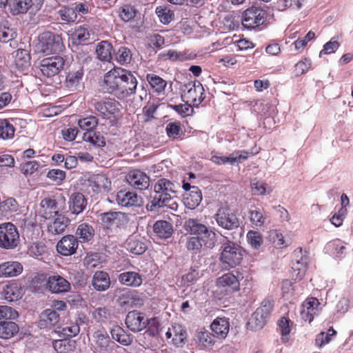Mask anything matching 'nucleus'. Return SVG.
<instances>
[{
	"label": "nucleus",
	"mask_w": 353,
	"mask_h": 353,
	"mask_svg": "<svg viewBox=\"0 0 353 353\" xmlns=\"http://www.w3.org/2000/svg\"><path fill=\"white\" fill-rule=\"evenodd\" d=\"M103 86L108 93L125 97L135 92L137 80L132 72L116 67L104 75Z\"/></svg>",
	"instance_id": "obj_1"
},
{
	"label": "nucleus",
	"mask_w": 353,
	"mask_h": 353,
	"mask_svg": "<svg viewBox=\"0 0 353 353\" xmlns=\"http://www.w3.org/2000/svg\"><path fill=\"white\" fill-rule=\"evenodd\" d=\"M174 187L173 183L163 178L156 183V212L158 214L161 213L160 210L162 208H167L173 211L177 210L179 205L176 198L171 195L175 193Z\"/></svg>",
	"instance_id": "obj_2"
},
{
	"label": "nucleus",
	"mask_w": 353,
	"mask_h": 353,
	"mask_svg": "<svg viewBox=\"0 0 353 353\" xmlns=\"http://www.w3.org/2000/svg\"><path fill=\"white\" fill-rule=\"evenodd\" d=\"M228 272L216 279L215 285L216 293L219 299L232 294L240 290V280L243 279L242 274L239 271Z\"/></svg>",
	"instance_id": "obj_3"
},
{
	"label": "nucleus",
	"mask_w": 353,
	"mask_h": 353,
	"mask_svg": "<svg viewBox=\"0 0 353 353\" xmlns=\"http://www.w3.org/2000/svg\"><path fill=\"white\" fill-rule=\"evenodd\" d=\"M185 230L190 234L201 237L204 245L211 248L215 245L216 234L212 229L199 222L196 219H188L184 224Z\"/></svg>",
	"instance_id": "obj_4"
},
{
	"label": "nucleus",
	"mask_w": 353,
	"mask_h": 353,
	"mask_svg": "<svg viewBox=\"0 0 353 353\" xmlns=\"http://www.w3.org/2000/svg\"><path fill=\"white\" fill-rule=\"evenodd\" d=\"M273 307L274 301L269 298L265 299L252 314L248 323L250 329L254 331L262 329L270 317Z\"/></svg>",
	"instance_id": "obj_5"
},
{
	"label": "nucleus",
	"mask_w": 353,
	"mask_h": 353,
	"mask_svg": "<svg viewBox=\"0 0 353 353\" xmlns=\"http://www.w3.org/2000/svg\"><path fill=\"white\" fill-rule=\"evenodd\" d=\"M222 248L220 261L225 268H232L241 263L243 259V254L239 245L228 241V243L222 245Z\"/></svg>",
	"instance_id": "obj_6"
},
{
	"label": "nucleus",
	"mask_w": 353,
	"mask_h": 353,
	"mask_svg": "<svg viewBox=\"0 0 353 353\" xmlns=\"http://www.w3.org/2000/svg\"><path fill=\"white\" fill-rule=\"evenodd\" d=\"M163 334L168 343L175 347H181L187 342L186 330L179 324L172 325L171 327L164 332L162 328L159 329V325L156 323V336L159 335L162 337Z\"/></svg>",
	"instance_id": "obj_7"
},
{
	"label": "nucleus",
	"mask_w": 353,
	"mask_h": 353,
	"mask_svg": "<svg viewBox=\"0 0 353 353\" xmlns=\"http://www.w3.org/2000/svg\"><path fill=\"white\" fill-rule=\"evenodd\" d=\"M182 91V100L188 104L198 106L205 99L204 88L199 81L185 84Z\"/></svg>",
	"instance_id": "obj_8"
},
{
	"label": "nucleus",
	"mask_w": 353,
	"mask_h": 353,
	"mask_svg": "<svg viewBox=\"0 0 353 353\" xmlns=\"http://www.w3.org/2000/svg\"><path fill=\"white\" fill-rule=\"evenodd\" d=\"M214 219L219 227L228 230L236 229L240 225L236 214L228 205L220 207Z\"/></svg>",
	"instance_id": "obj_9"
},
{
	"label": "nucleus",
	"mask_w": 353,
	"mask_h": 353,
	"mask_svg": "<svg viewBox=\"0 0 353 353\" xmlns=\"http://www.w3.org/2000/svg\"><path fill=\"white\" fill-rule=\"evenodd\" d=\"M19 243V234L16 226L12 223L0 225V247L10 250L17 247Z\"/></svg>",
	"instance_id": "obj_10"
},
{
	"label": "nucleus",
	"mask_w": 353,
	"mask_h": 353,
	"mask_svg": "<svg viewBox=\"0 0 353 353\" xmlns=\"http://www.w3.org/2000/svg\"><path fill=\"white\" fill-rule=\"evenodd\" d=\"M39 48L46 54L57 53L62 50L61 37L51 32H45L39 37Z\"/></svg>",
	"instance_id": "obj_11"
},
{
	"label": "nucleus",
	"mask_w": 353,
	"mask_h": 353,
	"mask_svg": "<svg viewBox=\"0 0 353 353\" xmlns=\"http://www.w3.org/2000/svg\"><path fill=\"white\" fill-rule=\"evenodd\" d=\"M267 18V12L265 10L252 6L244 11L243 14L242 24L248 28L252 29L263 25Z\"/></svg>",
	"instance_id": "obj_12"
},
{
	"label": "nucleus",
	"mask_w": 353,
	"mask_h": 353,
	"mask_svg": "<svg viewBox=\"0 0 353 353\" xmlns=\"http://www.w3.org/2000/svg\"><path fill=\"white\" fill-rule=\"evenodd\" d=\"M93 351L95 353L105 352L112 353L116 348H121L114 341H110L108 333L104 330H98L92 334Z\"/></svg>",
	"instance_id": "obj_13"
},
{
	"label": "nucleus",
	"mask_w": 353,
	"mask_h": 353,
	"mask_svg": "<svg viewBox=\"0 0 353 353\" xmlns=\"http://www.w3.org/2000/svg\"><path fill=\"white\" fill-rule=\"evenodd\" d=\"M294 259L292 261V277L295 280H301L303 278L307 270L308 256L303 254L301 248H298L294 252Z\"/></svg>",
	"instance_id": "obj_14"
},
{
	"label": "nucleus",
	"mask_w": 353,
	"mask_h": 353,
	"mask_svg": "<svg viewBox=\"0 0 353 353\" xmlns=\"http://www.w3.org/2000/svg\"><path fill=\"white\" fill-rule=\"evenodd\" d=\"M64 59L59 56L51 57L42 60L40 70L42 74L48 77L57 74L63 68Z\"/></svg>",
	"instance_id": "obj_15"
},
{
	"label": "nucleus",
	"mask_w": 353,
	"mask_h": 353,
	"mask_svg": "<svg viewBox=\"0 0 353 353\" xmlns=\"http://www.w3.org/2000/svg\"><path fill=\"white\" fill-rule=\"evenodd\" d=\"M117 301L119 305L125 310L139 307L143 304V299L138 292L132 290L123 291Z\"/></svg>",
	"instance_id": "obj_16"
},
{
	"label": "nucleus",
	"mask_w": 353,
	"mask_h": 353,
	"mask_svg": "<svg viewBox=\"0 0 353 353\" xmlns=\"http://www.w3.org/2000/svg\"><path fill=\"white\" fill-rule=\"evenodd\" d=\"M320 303L319 299L315 297L307 298L301 306V319L309 323H311L314 316L318 314L319 306Z\"/></svg>",
	"instance_id": "obj_17"
},
{
	"label": "nucleus",
	"mask_w": 353,
	"mask_h": 353,
	"mask_svg": "<svg viewBox=\"0 0 353 353\" xmlns=\"http://www.w3.org/2000/svg\"><path fill=\"white\" fill-rule=\"evenodd\" d=\"M79 246L77 238L73 235L64 236L57 245V252L63 256H70L76 252Z\"/></svg>",
	"instance_id": "obj_18"
},
{
	"label": "nucleus",
	"mask_w": 353,
	"mask_h": 353,
	"mask_svg": "<svg viewBox=\"0 0 353 353\" xmlns=\"http://www.w3.org/2000/svg\"><path fill=\"white\" fill-rule=\"evenodd\" d=\"M94 110L104 118H109L119 111L120 104L114 100L96 101L93 103Z\"/></svg>",
	"instance_id": "obj_19"
},
{
	"label": "nucleus",
	"mask_w": 353,
	"mask_h": 353,
	"mask_svg": "<svg viewBox=\"0 0 353 353\" xmlns=\"http://www.w3.org/2000/svg\"><path fill=\"white\" fill-rule=\"evenodd\" d=\"M101 223L107 228H118L126 221L125 215L121 212H108L100 215Z\"/></svg>",
	"instance_id": "obj_20"
},
{
	"label": "nucleus",
	"mask_w": 353,
	"mask_h": 353,
	"mask_svg": "<svg viewBox=\"0 0 353 353\" xmlns=\"http://www.w3.org/2000/svg\"><path fill=\"white\" fill-rule=\"evenodd\" d=\"M148 320L144 316L137 310H133L126 316L125 324L127 327L132 332H139L145 328L148 324Z\"/></svg>",
	"instance_id": "obj_21"
},
{
	"label": "nucleus",
	"mask_w": 353,
	"mask_h": 353,
	"mask_svg": "<svg viewBox=\"0 0 353 353\" xmlns=\"http://www.w3.org/2000/svg\"><path fill=\"white\" fill-rule=\"evenodd\" d=\"M59 210L60 208L55 199L46 198L40 203L39 214L46 219H50L58 215Z\"/></svg>",
	"instance_id": "obj_22"
},
{
	"label": "nucleus",
	"mask_w": 353,
	"mask_h": 353,
	"mask_svg": "<svg viewBox=\"0 0 353 353\" xmlns=\"http://www.w3.org/2000/svg\"><path fill=\"white\" fill-rule=\"evenodd\" d=\"M128 183L138 190H145L149 186V177L140 170L130 171L126 176Z\"/></svg>",
	"instance_id": "obj_23"
},
{
	"label": "nucleus",
	"mask_w": 353,
	"mask_h": 353,
	"mask_svg": "<svg viewBox=\"0 0 353 353\" xmlns=\"http://www.w3.org/2000/svg\"><path fill=\"white\" fill-rule=\"evenodd\" d=\"M47 288L52 293H63L70 290V283L60 275H52L48 277Z\"/></svg>",
	"instance_id": "obj_24"
},
{
	"label": "nucleus",
	"mask_w": 353,
	"mask_h": 353,
	"mask_svg": "<svg viewBox=\"0 0 353 353\" xmlns=\"http://www.w3.org/2000/svg\"><path fill=\"white\" fill-rule=\"evenodd\" d=\"M210 327L213 333V336L219 339H224L229 332V320L225 317H217L212 321Z\"/></svg>",
	"instance_id": "obj_25"
},
{
	"label": "nucleus",
	"mask_w": 353,
	"mask_h": 353,
	"mask_svg": "<svg viewBox=\"0 0 353 353\" xmlns=\"http://www.w3.org/2000/svg\"><path fill=\"white\" fill-rule=\"evenodd\" d=\"M68 205L72 214H79L85 208L87 200L82 193L74 192L70 196Z\"/></svg>",
	"instance_id": "obj_26"
},
{
	"label": "nucleus",
	"mask_w": 353,
	"mask_h": 353,
	"mask_svg": "<svg viewBox=\"0 0 353 353\" xmlns=\"http://www.w3.org/2000/svg\"><path fill=\"white\" fill-rule=\"evenodd\" d=\"M23 271L22 265L18 261H6L0 264V277L17 276Z\"/></svg>",
	"instance_id": "obj_27"
},
{
	"label": "nucleus",
	"mask_w": 353,
	"mask_h": 353,
	"mask_svg": "<svg viewBox=\"0 0 353 353\" xmlns=\"http://www.w3.org/2000/svg\"><path fill=\"white\" fill-rule=\"evenodd\" d=\"M119 205L124 207L137 206L140 205V198L134 192L120 190L117 194Z\"/></svg>",
	"instance_id": "obj_28"
},
{
	"label": "nucleus",
	"mask_w": 353,
	"mask_h": 353,
	"mask_svg": "<svg viewBox=\"0 0 353 353\" xmlns=\"http://www.w3.org/2000/svg\"><path fill=\"white\" fill-rule=\"evenodd\" d=\"M59 313L52 309L44 310L39 316V327L41 329L55 325L59 321Z\"/></svg>",
	"instance_id": "obj_29"
},
{
	"label": "nucleus",
	"mask_w": 353,
	"mask_h": 353,
	"mask_svg": "<svg viewBox=\"0 0 353 353\" xmlns=\"http://www.w3.org/2000/svg\"><path fill=\"white\" fill-rule=\"evenodd\" d=\"M92 285L99 292L107 290L110 286L109 274L103 271H97L92 279Z\"/></svg>",
	"instance_id": "obj_30"
},
{
	"label": "nucleus",
	"mask_w": 353,
	"mask_h": 353,
	"mask_svg": "<svg viewBox=\"0 0 353 353\" xmlns=\"http://www.w3.org/2000/svg\"><path fill=\"white\" fill-rule=\"evenodd\" d=\"M202 199L201 190L196 186H193L192 190L185 192L183 197V203L186 208L194 210L199 206Z\"/></svg>",
	"instance_id": "obj_31"
},
{
	"label": "nucleus",
	"mask_w": 353,
	"mask_h": 353,
	"mask_svg": "<svg viewBox=\"0 0 353 353\" xmlns=\"http://www.w3.org/2000/svg\"><path fill=\"white\" fill-rule=\"evenodd\" d=\"M119 282L125 285L133 288L139 287L143 282L142 276L137 272L128 271L119 274Z\"/></svg>",
	"instance_id": "obj_32"
},
{
	"label": "nucleus",
	"mask_w": 353,
	"mask_h": 353,
	"mask_svg": "<svg viewBox=\"0 0 353 353\" xmlns=\"http://www.w3.org/2000/svg\"><path fill=\"white\" fill-rule=\"evenodd\" d=\"M54 220L48 225V230L52 234L63 233L67 228L69 220L61 214H58Z\"/></svg>",
	"instance_id": "obj_33"
},
{
	"label": "nucleus",
	"mask_w": 353,
	"mask_h": 353,
	"mask_svg": "<svg viewBox=\"0 0 353 353\" xmlns=\"http://www.w3.org/2000/svg\"><path fill=\"white\" fill-rule=\"evenodd\" d=\"M14 63L16 67L21 71L28 69L30 65V57L28 50L18 49L15 52Z\"/></svg>",
	"instance_id": "obj_34"
},
{
	"label": "nucleus",
	"mask_w": 353,
	"mask_h": 353,
	"mask_svg": "<svg viewBox=\"0 0 353 353\" xmlns=\"http://www.w3.org/2000/svg\"><path fill=\"white\" fill-rule=\"evenodd\" d=\"M172 92V82L168 86V82L156 75V100L161 101Z\"/></svg>",
	"instance_id": "obj_35"
},
{
	"label": "nucleus",
	"mask_w": 353,
	"mask_h": 353,
	"mask_svg": "<svg viewBox=\"0 0 353 353\" xmlns=\"http://www.w3.org/2000/svg\"><path fill=\"white\" fill-rule=\"evenodd\" d=\"M21 296L17 284H9L3 287L1 292V299L9 302L18 300Z\"/></svg>",
	"instance_id": "obj_36"
},
{
	"label": "nucleus",
	"mask_w": 353,
	"mask_h": 353,
	"mask_svg": "<svg viewBox=\"0 0 353 353\" xmlns=\"http://www.w3.org/2000/svg\"><path fill=\"white\" fill-rule=\"evenodd\" d=\"M83 76V70L79 68L68 74L65 79V86L70 90H76L79 85Z\"/></svg>",
	"instance_id": "obj_37"
},
{
	"label": "nucleus",
	"mask_w": 353,
	"mask_h": 353,
	"mask_svg": "<svg viewBox=\"0 0 353 353\" xmlns=\"http://www.w3.org/2000/svg\"><path fill=\"white\" fill-rule=\"evenodd\" d=\"M174 232L172 223L167 221H156V234L160 239L171 237Z\"/></svg>",
	"instance_id": "obj_38"
},
{
	"label": "nucleus",
	"mask_w": 353,
	"mask_h": 353,
	"mask_svg": "<svg viewBox=\"0 0 353 353\" xmlns=\"http://www.w3.org/2000/svg\"><path fill=\"white\" fill-rule=\"evenodd\" d=\"M90 34L88 28L85 26H79L72 34L71 40L74 44L79 45L88 42Z\"/></svg>",
	"instance_id": "obj_39"
},
{
	"label": "nucleus",
	"mask_w": 353,
	"mask_h": 353,
	"mask_svg": "<svg viewBox=\"0 0 353 353\" xmlns=\"http://www.w3.org/2000/svg\"><path fill=\"white\" fill-rule=\"evenodd\" d=\"M112 45L107 41L100 42L96 48L97 57L103 61H110L112 59Z\"/></svg>",
	"instance_id": "obj_40"
},
{
	"label": "nucleus",
	"mask_w": 353,
	"mask_h": 353,
	"mask_svg": "<svg viewBox=\"0 0 353 353\" xmlns=\"http://www.w3.org/2000/svg\"><path fill=\"white\" fill-rule=\"evenodd\" d=\"M110 333L112 338L123 345H128L132 341L131 336L127 334L125 330L120 326L113 327Z\"/></svg>",
	"instance_id": "obj_41"
},
{
	"label": "nucleus",
	"mask_w": 353,
	"mask_h": 353,
	"mask_svg": "<svg viewBox=\"0 0 353 353\" xmlns=\"http://www.w3.org/2000/svg\"><path fill=\"white\" fill-rule=\"evenodd\" d=\"M196 341L199 345L205 349H212L214 345L212 336L206 330H197L196 332Z\"/></svg>",
	"instance_id": "obj_42"
},
{
	"label": "nucleus",
	"mask_w": 353,
	"mask_h": 353,
	"mask_svg": "<svg viewBox=\"0 0 353 353\" xmlns=\"http://www.w3.org/2000/svg\"><path fill=\"white\" fill-rule=\"evenodd\" d=\"M125 247L127 250L134 254H141L146 249L145 244L135 236H130L125 242Z\"/></svg>",
	"instance_id": "obj_43"
},
{
	"label": "nucleus",
	"mask_w": 353,
	"mask_h": 353,
	"mask_svg": "<svg viewBox=\"0 0 353 353\" xmlns=\"http://www.w3.org/2000/svg\"><path fill=\"white\" fill-rule=\"evenodd\" d=\"M19 331L18 325L12 321L0 322V338L9 339Z\"/></svg>",
	"instance_id": "obj_44"
},
{
	"label": "nucleus",
	"mask_w": 353,
	"mask_h": 353,
	"mask_svg": "<svg viewBox=\"0 0 353 353\" xmlns=\"http://www.w3.org/2000/svg\"><path fill=\"white\" fill-rule=\"evenodd\" d=\"M32 6V0H14L10 4V11L14 15L26 13Z\"/></svg>",
	"instance_id": "obj_45"
},
{
	"label": "nucleus",
	"mask_w": 353,
	"mask_h": 353,
	"mask_svg": "<svg viewBox=\"0 0 353 353\" xmlns=\"http://www.w3.org/2000/svg\"><path fill=\"white\" fill-rule=\"evenodd\" d=\"M94 234V230L90 225L88 223L80 224L76 232L77 236L81 242H87L90 241Z\"/></svg>",
	"instance_id": "obj_46"
},
{
	"label": "nucleus",
	"mask_w": 353,
	"mask_h": 353,
	"mask_svg": "<svg viewBox=\"0 0 353 353\" xmlns=\"http://www.w3.org/2000/svg\"><path fill=\"white\" fill-rule=\"evenodd\" d=\"M305 0H278L276 3L277 10L284 11L287 9L299 10L302 8Z\"/></svg>",
	"instance_id": "obj_47"
},
{
	"label": "nucleus",
	"mask_w": 353,
	"mask_h": 353,
	"mask_svg": "<svg viewBox=\"0 0 353 353\" xmlns=\"http://www.w3.org/2000/svg\"><path fill=\"white\" fill-rule=\"evenodd\" d=\"M165 132L168 137L172 140L181 138L183 134L181 123L179 121L170 122L165 127Z\"/></svg>",
	"instance_id": "obj_48"
},
{
	"label": "nucleus",
	"mask_w": 353,
	"mask_h": 353,
	"mask_svg": "<svg viewBox=\"0 0 353 353\" xmlns=\"http://www.w3.org/2000/svg\"><path fill=\"white\" fill-rule=\"evenodd\" d=\"M90 181L97 188V191L108 190L111 185V181L103 174L94 175Z\"/></svg>",
	"instance_id": "obj_49"
},
{
	"label": "nucleus",
	"mask_w": 353,
	"mask_h": 353,
	"mask_svg": "<svg viewBox=\"0 0 353 353\" xmlns=\"http://www.w3.org/2000/svg\"><path fill=\"white\" fill-rule=\"evenodd\" d=\"M138 13L137 9L130 4H123L119 11V17L123 21H130L134 19Z\"/></svg>",
	"instance_id": "obj_50"
},
{
	"label": "nucleus",
	"mask_w": 353,
	"mask_h": 353,
	"mask_svg": "<svg viewBox=\"0 0 353 353\" xmlns=\"http://www.w3.org/2000/svg\"><path fill=\"white\" fill-rule=\"evenodd\" d=\"M82 138L83 141L89 142L95 146L103 147L105 144L103 137L99 133H97L94 131L85 132Z\"/></svg>",
	"instance_id": "obj_51"
},
{
	"label": "nucleus",
	"mask_w": 353,
	"mask_h": 353,
	"mask_svg": "<svg viewBox=\"0 0 353 353\" xmlns=\"http://www.w3.org/2000/svg\"><path fill=\"white\" fill-rule=\"evenodd\" d=\"M156 14L160 21L163 24L170 23L174 17V12L168 7L159 6L156 8Z\"/></svg>",
	"instance_id": "obj_52"
},
{
	"label": "nucleus",
	"mask_w": 353,
	"mask_h": 353,
	"mask_svg": "<svg viewBox=\"0 0 353 353\" xmlns=\"http://www.w3.org/2000/svg\"><path fill=\"white\" fill-rule=\"evenodd\" d=\"M18 207V203L14 199L8 198L0 202V214L6 216L8 213L16 212Z\"/></svg>",
	"instance_id": "obj_53"
},
{
	"label": "nucleus",
	"mask_w": 353,
	"mask_h": 353,
	"mask_svg": "<svg viewBox=\"0 0 353 353\" xmlns=\"http://www.w3.org/2000/svg\"><path fill=\"white\" fill-rule=\"evenodd\" d=\"M251 223L256 227H261L265 224L266 217L264 215L263 210L256 208L251 210L249 212Z\"/></svg>",
	"instance_id": "obj_54"
},
{
	"label": "nucleus",
	"mask_w": 353,
	"mask_h": 353,
	"mask_svg": "<svg viewBox=\"0 0 353 353\" xmlns=\"http://www.w3.org/2000/svg\"><path fill=\"white\" fill-rule=\"evenodd\" d=\"M336 332L333 329V327L329 328L327 332H321L316 336L315 339L316 345L319 347H321L322 346L329 343L332 337L336 335Z\"/></svg>",
	"instance_id": "obj_55"
},
{
	"label": "nucleus",
	"mask_w": 353,
	"mask_h": 353,
	"mask_svg": "<svg viewBox=\"0 0 353 353\" xmlns=\"http://www.w3.org/2000/svg\"><path fill=\"white\" fill-rule=\"evenodd\" d=\"M210 154V160L216 165H221L226 163L234 165L235 163V159L232 157V154L228 157H224L219 155V153L216 151H212Z\"/></svg>",
	"instance_id": "obj_56"
},
{
	"label": "nucleus",
	"mask_w": 353,
	"mask_h": 353,
	"mask_svg": "<svg viewBox=\"0 0 353 353\" xmlns=\"http://www.w3.org/2000/svg\"><path fill=\"white\" fill-rule=\"evenodd\" d=\"M14 128L7 120L0 121V138L9 139L13 137Z\"/></svg>",
	"instance_id": "obj_57"
},
{
	"label": "nucleus",
	"mask_w": 353,
	"mask_h": 353,
	"mask_svg": "<svg viewBox=\"0 0 353 353\" xmlns=\"http://www.w3.org/2000/svg\"><path fill=\"white\" fill-rule=\"evenodd\" d=\"M249 244L254 249H259L263 243L261 234L257 231L250 230L247 234Z\"/></svg>",
	"instance_id": "obj_58"
},
{
	"label": "nucleus",
	"mask_w": 353,
	"mask_h": 353,
	"mask_svg": "<svg viewBox=\"0 0 353 353\" xmlns=\"http://www.w3.org/2000/svg\"><path fill=\"white\" fill-rule=\"evenodd\" d=\"M165 57H168V58L172 61H183L190 59L186 53L173 50H169L166 54H159L158 59H164Z\"/></svg>",
	"instance_id": "obj_59"
},
{
	"label": "nucleus",
	"mask_w": 353,
	"mask_h": 353,
	"mask_svg": "<svg viewBox=\"0 0 353 353\" xmlns=\"http://www.w3.org/2000/svg\"><path fill=\"white\" fill-rule=\"evenodd\" d=\"M79 127L86 132L93 131L92 130L97 125L98 119L96 117L90 116L79 120Z\"/></svg>",
	"instance_id": "obj_60"
},
{
	"label": "nucleus",
	"mask_w": 353,
	"mask_h": 353,
	"mask_svg": "<svg viewBox=\"0 0 353 353\" xmlns=\"http://www.w3.org/2000/svg\"><path fill=\"white\" fill-rule=\"evenodd\" d=\"M117 61L121 64H126L132 59L130 50L125 47H120L115 54Z\"/></svg>",
	"instance_id": "obj_61"
},
{
	"label": "nucleus",
	"mask_w": 353,
	"mask_h": 353,
	"mask_svg": "<svg viewBox=\"0 0 353 353\" xmlns=\"http://www.w3.org/2000/svg\"><path fill=\"white\" fill-rule=\"evenodd\" d=\"M312 62L310 59L304 58L298 63H296L294 68L295 73L296 76H301L304 73L307 72L310 68Z\"/></svg>",
	"instance_id": "obj_62"
},
{
	"label": "nucleus",
	"mask_w": 353,
	"mask_h": 353,
	"mask_svg": "<svg viewBox=\"0 0 353 353\" xmlns=\"http://www.w3.org/2000/svg\"><path fill=\"white\" fill-rule=\"evenodd\" d=\"M17 32L9 27L4 26L0 29V40L2 42L7 43L16 38Z\"/></svg>",
	"instance_id": "obj_63"
},
{
	"label": "nucleus",
	"mask_w": 353,
	"mask_h": 353,
	"mask_svg": "<svg viewBox=\"0 0 353 353\" xmlns=\"http://www.w3.org/2000/svg\"><path fill=\"white\" fill-rule=\"evenodd\" d=\"M59 14L62 21L71 22L76 20L77 15L73 8L65 7L59 11Z\"/></svg>",
	"instance_id": "obj_64"
}]
</instances>
